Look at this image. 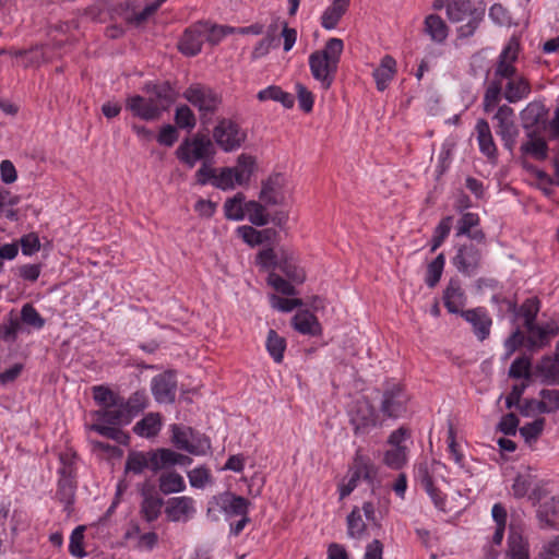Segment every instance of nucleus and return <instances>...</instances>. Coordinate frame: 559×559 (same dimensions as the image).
Instances as JSON below:
<instances>
[{"instance_id":"obj_1","label":"nucleus","mask_w":559,"mask_h":559,"mask_svg":"<svg viewBox=\"0 0 559 559\" xmlns=\"http://www.w3.org/2000/svg\"><path fill=\"white\" fill-rule=\"evenodd\" d=\"M150 97L133 95L127 98L126 108L134 117L142 120L152 121L160 117L162 112L167 110L175 100V93L168 82L162 84H147L145 87Z\"/></svg>"},{"instance_id":"obj_2","label":"nucleus","mask_w":559,"mask_h":559,"mask_svg":"<svg viewBox=\"0 0 559 559\" xmlns=\"http://www.w3.org/2000/svg\"><path fill=\"white\" fill-rule=\"evenodd\" d=\"M343 49V40L333 37L325 43L323 49L309 56L311 74L324 90H329L334 82Z\"/></svg>"},{"instance_id":"obj_35","label":"nucleus","mask_w":559,"mask_h":559,"mask_svg":"<svg viewBox=\"0 0 559 559\" xmlns=\"http://www.w3.org/2000/svg\"><path fill=\"white\" fill-rule=\"evenodd\" d=\"M158 487L164 495L181 492L186 489L183 477L177 472H166L158 478Z\"/></svg>"},{"instance_id":"obj_46","label":"nucleus","mask_w":559,"mask_h":559,"mask_svg":"<svg viewBox=\"0 0 559 559\" xmlns=\"http://www.w3.org/2000/svg\"><path fill=\"white\" fill-rule=\"evenodd\" d=\"M285 348V338L280 336L274 330H270L266 338V349L275 362H282Z\"/></svg>"},{"instance_id":"obj_7","label":"nucleus","mask_w":559,"mask_h":559,"mask_svg":"<svg viewBox=\"0 0 559 559\" xmlns=\"http://www.w3.org/2000/svg\"><path fill=\"white\" fill-rule=\"evenodd\" d=\"M348 415L355 436H366L378 425L376 409L367 399L357 400Z\"/></svg>"},{"instance_id":"obj_64","label":"nucleus","mask_w":559,"mask_h":559,"mask_svg":"<svg viewBox=\"0 0 559 559\" xmlns=\"http://www.w3.org/2000/svg\"><path fill=\"white\" fill-rule=\"evenodd\" d=\"M538 559H559V535L545 543L538 555Z\"/></svg>"},{"instance_id":"obj_63","label":"nucleus","mask_w":559,"mask_h":559,"mask_svg":"<svg viewBox=\"0 0 559 559\" xmlns=\"http://www.w3.org/2000/svg\"><path fill=\"white\" fill-rule=\"evenodd\" d=\"M257 263L264 270H274L278 267L280 259L272 248H267L258 253Z\"/></svg>"},{"instance_id":"obj_53","label":"nucleus","mask_w":559,"mask_h":559,"mask_svg":"<svg viewBox=\"0 0 559 559\" xmlns=\"http://www.w3.org/2000/svg\"><path fill=\"white\" fill-rule=\"evenodd\" d=\"M147 395L144 391L134 392L127 401L123 399V406L130 414V418L133 419L139 413L147 406Z\"/></svg>"},{"instance_id":"obj_58","label":"nucleus","mask_w":559,"mask_h":559,"mask_svg":"<svg viewBox=\"0 0 559 559\" xmlns=\"http://www.w3.org/2000/svg\"><path fill=\"white\" fill-rule=\"evenodd\" d=\"M84 526H78L70 536L69 551L72 556L83 558L86 552L83 548Z\"/></svg>"},{"instance_id":"obj_26","label":"nucleus","mask_w":559,"mask_h":559,"mask_svg":"<svg viewBox=\"0 0 559 559\" xmlns=\"http://www.w3.org/2000/svg\"><path fill=\"white\" fill-rule=\"evenodd\" d=\"M503 97L509 103H518L531 93V84L522 74H516L507 80L503 87Z\"/></svg>"},{"instance_id":"obj_9","label":"nucleus","mask_w":559,"mask_h":559,"mask_svg":"<svg viewBox=\"0 0 559 559\" xmlns=\"http://www.w3.org/2000/svg\"><path fill=\"white\" fill-rule=\"evenodd\" d=\"M171 441L179 450L186 451L193 455H203L211 448L209 438L195 436L191 428L174 425L171 427Z\"/></svg>"},{"instance_id":"obj_37","label":"nucleus","mask_w":559,"mask_h":559,"mask_svg":"<svg viewBox=\"0 0 559 559\" xmlns=\"http://www.w3.org/2000/svg\"><path fill=\"white\" fill-rule=\"evenodd\" d=\"M258 99L261 102L274 100L281 103L285 108H292L295 103V97L280 86L271 85L264 90H261L258 95Z\"/></svg>"},{"instance_id":"obj_13","label":"nucleus","mask_w":559,"mask_h":559,"mask_svg":"<svg viewBox=\"0 0 559 559\" xmlns=\"http://www.w3.org/2000/svg\"><path fill=\"white\" fill-rule=\"evenodd\" d=\"M480 261L481 250L473 243L462 245L453 258V264L457 271L467 276L476 273L480 266Z\"/></svg>"},{"instance_id":"obj_30","label":"nucleus","mask_w":559,"mask_h":559,"mask_svg":"<svg viewBox=\"0 0 559 559\" xmlns=\"http://www.w3.org/2000/svg\"><path fill=\"white\" fill-rule=\"evenodd\" d=\"M292 323L294 329L301 334L317 335L321 332V325L317 317L308 310L296 313Z\"/></svg>"},{"instance_id":"obj_54","label":"nucleus","mask_w":559,"mask_h":559,"mask_svg":"<svg viewBox=\"0 0 559 559\" xmlns=\"http://www.w3.org/2000/svg\"><path fill=\"white\" fill-rule=\"evenodd\" d=\"M444 263V254L440 253L433 261L428 264L425 282L429 287L432 288L439 283L443 272Z\"/></svg>"},{"instance_id":"obj_32","label":"nucleus","mask_w":559,"mask_h":559,"mask_svg":"<svg viewBox=\"0 0 559 559\" xmlns=\"http://www.w3.org/2000/svg\"><path fill=\"white\" fill-rule=\"evenodd\" d=\"M417 477L419 478L421 487L429 495L435 506L440 510H444V497L442 496L441 491L435 487L432 478L429 475L428 468L426 466L420 465L418 467Z\"/></svg>"},{"instance_id":"obj_22","label":"nucleus","mask_w":559,"mask_h":559,"mask_svg":"<svg viewBox=\"0 0 559 559\" xmlns=\"http://www.w3.org/2000/svg\"><path fill=\"white\" fill-rule=\"evenodd\" d=\"M508 556L510 559H530V545L524 538L520 525L511 522L508 536Z\"/></svg>"},{"instance_id":"obj_51","label":"nucleus","mask_w":559,"mask_h":559,"mask_svg":"<svg viewBox=\"0 0 559 559\" xmlns=\"http://www.w3.org/2000/svg\"><path fill=\"white\" fill-rule=\"evenodd\" d=\"M150 468V455L143 452H130L124 466L126 473L141 474L145 468Z\"/></svg>"},{"instance_id":"obj_23","label":"nucleus","mask_w":559,"mask_h":559,"mask_svg":"<svg viewBox=\"0 0 559 559\" xmlns=\"http://www.w3.org/2000/svg\"><path fill=\"white\" fill-rule=\"evenodd\" d=\"M215 500L221 510L228 516H241L248 513L250 502L241 496L225 491L215 497Z\"/></svg>"},{"instance_id":"obj_52","label":"nucleus","mask_w":559,"mask_h":559,"mask_svg":"<svg viewBox=\"0 0 559 559\" xmlns=\"http://www.w3.org/2000/svg\"><path fill=\"white\" fill-rule=\"evenodd\" d=\"M407 460L406 447H392L384 453L383 461L386 466L393 469H400L404 466Z\"/></svg>"},{"instance_id":"obj_27","label":"nucleus","mask_w":559,"mask_h":559,"mask_svg":"<svg viewBox=\"0 0 559 559\" xmlns=\"http://www.w3.org/2000/svg\"><path fill=\"white\" fill-rule=\"evenodd\" d=\"M350 0H333L321 15V25L325 29H334L349 8Z\"/></svg>"},{"instance_id":"obj_55","label":"nucleus","mask_w":559,"mask_h":559,"mask_svg":"<svg viewBox=\"0 0 559 559\" xmlns=\"http://www.w3.org/2000/svg\"><path fill=\"white\" fill-rule=\"evenodd\" d=\"M93 397L102 407L117 405V401L122 399L118 394H115L110 389L103 385L93 388Z\"/></svg>"},{"instance_id":"obj_11","label":"nucleus","mask_w":559,"mask_h":559,"mask_svg":"<svg viewBox=\"0 0 559 559\" xmlns=\"http://www.w3.org/2000/svg\"><path fill=\"white\" fill-rule=\"evenodd\" d=\"M548 109L538 100L531 102L521 111L522 127L526 131L527 136L537 134L547 127Z\"/></svg>"},{"instance_id":"obj_34","label":"nucleus","mask_w":559,"mask_h":559,"mask_svg":"<svg viewBox=\"0 0 559 559\" xmlns=\"http://www.w3.org/2000/svg\"><path fill=\"white\" fill-rule=\"evenodd\" d=\"M127 538L134 539V548L140 551H151L158 544V535L155 532L141 533L139 526H134L129 531Z\"/></svg>"},{"instance_id":"obj_17","label":"nucleus","mask_w":559,"mask_h":559,"mask_svg":"<svg viewBox=\"0 0 559 559\" xmlns=\"http://www.w3.org/2000/svg\"><path fill=\"white\" fill-rule=\"evenodd\" d=\"M492 301L496 304L501 301L506 305L508 312H511L514 316H522L524 318V326L526 330H531V325L535 323L539 311V300L536 297L526 299L520 309H518L516 302L507 298H500L497 295L492 296Z\"/></svg>"},{"instance_id":"obj_12","label":"nucleus","mask_w":559,"mask_h":559,"mask_svg":"<svg viewBox=\"0 0 559 559\" xmlns=\"http://www.w3.org/2000/svg\"><path fill=\"white\" fill-rule=\"evenodd\" d=\"M493 120L497 121L495 126L497 134L501 138L504 146L511 151L519 134L514 123V110L508 105H502L495 114Z\"/></svg>"},{"instance_id":"obj_10","label":"nucleus","mask_w":559,"mask_h":559,"mask_svg":"<svg viewBox=\"0 0 559 559\" xmlns=\"http://www.w3.org/2000/svg\"><path fill=\"white\" fill-rule=\"evenodd\" d=\"M409 396L401 384L388 385L382 394L380 411L388 418H400L407 411Z\"/></svg>"},{"instance_id":"obj_59","label":"nucleus","mask_w":559,"mask_h":559,"mask_svg":"<svg viewBox=\"0 0 559 559\" xmlns=\"http://www.w3.org/2000/svg\"><path fill=\"white\" fill-rule=\"evenodd\" d=\"M189 483L193 488L202 489L211 481V472L209 468L200 466L188 472Z\"/></svg>"},{"instance_id":"obj_21","label":"nucleus","mask_w":559,"mask_h":559,"mask_svg":"<svg viewBox=\"0 0 559 559\" xmlns=\"http://www.w3.org/2000/svg\"><path fill=\"white\" fill-rule=\"evenodd\" d=\"M259 199L265 205H282L286 201V190L280 177H267L262 181Z\"/></svg>"},{"instance_id":"obj_19","label":"nucleus","mask_w":559,"mask_h":559,"mask_svg":"<svg viewBox=\"0 0 559 559\" xmlns=\"http://www.w3.org/2000/svg\"><path fill=\"white\" fill-rule=\"evenodd\" d=\"M165 513L171 522H187L195 513L194 500L187 496L170 498Z\"/></svg>"},{"instance_id":"obj_47","label":"nucleus","mask_w":559,"mask_h":559,"mask_svg":"<svg viewBox=\"0 0 559 559\" xmlns=\"http://www.w3.org/2000/svg\"><path fill=\"white\" fill-rule=\"evenodd\" d=\"M503 84L500 80H492L486 88L483 106L486 112H490L499 103Z\"/></svg>"},{"instance_id":"obj_4","label":"nucleus","mask_w":559,"mask_h":559,"mask_svg":"<svg viewBox=\"0 0 559 559\" xmlns=\"http://www.w3.org/2000/svg\"><path fill=\"white\" fill-rule=\"evenodd\" d=\"M176 153L178 158L189 167H193L198 162H202V166L195 175H215L213 169L207 168V164L212 160L215 153L214 144L210 138L197 134L191 140L183 141Z\"/></svg>"},{"instance_id":"obj_61","label":"nucleus","mask_w":559,"mask_h":559,"mask_svg":"<svg viewBox=\"0 0 559 559\" xmlns=\"http://www.w3.org/2000/svg\"><path fill=\"white\" fill-rule=\"evenodd\" d=\"M365 523L357 509H354L347 516L348 535L354 538L360 537L365 531Z\"/></svg>"},{"instance_id":"obj_41","label":"nucleus","mask_w":559,"mask_h":559,"mask_svg":"<svg viewBox=\"0 0 559 559\" xmlns=\"http://www.w3.org/2000/svg\"><path fill=\"white\" fill-rule=\"evenodd\" d=\"M245 215L255 226H264L270 223V214L265 211V204L261 201H249L245 203Z\"/></svg>"},{"instance_id":"obj_40","label":"nucleus","mask_w":559,"mask_h":559,"mask_svg":"<svg viewBox=\"0 0 559 559\" xmlns=\"http://www.w3.org/2000/svg\"><path fill=\"white\" fill-rule=\"evenodd\" d=\"M352 474L358 475V479L364 478L368 481H372L376 476V469L370 459L362 455L360 450L356 452Z\"/></svg>"},{"instance_id":"obj_42","label":"nucleus","mask_w":559,"mask_h":559,"mask_svg":"<svg viewBox=\"0 0 559 559\" xmlns=\"http://www.w3.org/2000/svg\"><path fill=\"white\" fill-rule=\"evenodd\" d=\"M538 519L547 526H554L559 520V498H550L543 502L538 509Z\"/></svg>"},{"instance_id":"obj_6","label":"nucleus","mask_w":559,"mask_h":559,"mask_svg":"<svg viewBox=\"0 0 559 559\" xmlns=\"http://www.w3.org/2000/svg\"><path fill=\"white\" fill-rule=\"evenodd\" d=\"M183 97L198 108L203 124L212 121V117L222 104V96L213 88L203 84H192L185 92Z\"/></svg>"},{"instance_id":"obj_44","label":"nucleus","mask_w":559,"mask_h":559,"mask_svg":"<svg viewBox=\"0 0 559 559\" xmlns=\"http://www.w3.org/2000/svg\"><path fill=\"white\" fill-rule=\"evenodd\" d=\"M539 395L542 400L537 403L538 413L550 414L559 409V389H543Z\"/></svg>"},{"instance_id":"obj_43","label":"nucleus","mask_w":559,"mask_h":559,"mask_svg":"<svg viewBox=\"0 0 559 559\" xmlns=\"http://www.w3.org/2000/svg\"><path fill=\"white\" fill-rule=\"evenodd\" d=\"M249 177H199L198 185H212L222 190L234 189L236 185H243Z\"/></svg>"},{"instance_id":"obj_3","label":"nucleus","mask_w":559,"mask_h":559,"mask_svg":"<svg viewBox=\"0 0 559 559\" xmlns=\"http://www.w3.org/2000/svg\"><path fill=\"white\" fill-rule=\"evenodd\" d=\"M96 423L90 426V429L96 431L103 437L115 440L118 443L126 444L128 435L119 427L131 423L130 414L123 406V397L117 401V405L102 407L94 412Z\"/></svg>"},{"instance_id":"obj_39","label":"nucleus","mask_w":559,"mask_h":559,"mask_svg":"<svg viewBox=\"0 0 559 559\" xmlns=\"http://www.w3.org/2000/svg\"><path fill=\"white\" fill-rule=\"evenodd\" d=\"M259 171L255 158L249 154H241L237 165L233 168H223L219 175H253Z\"/></svg>"},{"instance_id":"obj_5","label":"nucleus","mask_w":559,"mask_h":559,"mask_svg":"<svg viewBox=\"0 0 559 559\" xmlns=\"http://www.w3.org/2000/svg\"><path fill=\"white\" fill-rule=\"evenodd\" d=\"M447 15L453 23L467 20L457 28L459 38H467L475 34L485 16V8H475L471 0H448Z\"/></svg>"},{"instance_id":"obj_45","label":"nucleus","mask_w":559,"mask_h":559,"mask_svg":"<svg viewBox=\"0 0 559 559\" xmlns=\"http://www.w3.org/2000/svg\"><path fill=\"white\" fill-rule=\"evenodd\" d=\"M243 202L245 195L241 192L228 199L224 204L225 216L228 219L241 221L246 211Z\"/></svg>"},{"instance_id":"obj_56","label":"nucleus","mask_w":559,"mask_h":559,"mask_svg":"<svg viewBox=\"0 0 559 559\" xmlns=\"http://www.w3.org/2000/svg\"><path fill=\"white\" fill-rule=\"evenodd\" d=\"M21 321L35 329H41L45 320L32 304H25L21 309Z\"/></svg>"},{"instance_id":"obj_20","label":"nucleus","mask_w":559,"mask_h":559,"mask_svg":"<svg viewBox=\"0 0 559 559\" xmlns=\"http://www.w3.org/2000/svg\"><path fill=\"white\" fill-rule=\"evenodd\" d=\"M460 314L472 324L473 332L479 341H484L489 336L492 320L484 308L478 307L464 310Z\"/></svg>"},{"instance_id":"obj_36","label":"nucleus","mask_w":559,"mask_h":559,"mask_svg":"<svg viewBox=\"0 0 559 559\" xmlns=\"http://www.w3.org/2000/svg\"><path fill=\"white\" fill-rule=\"evenodd\" d=\"M160 427L159 415L150 413L134 425L133 431L140 437L152 438L159 432Z\"/></svg>"},{"instance_id":"obj_57","label":"nucleus","mask_w":559,"mask_h":559,"mask_svg":"<svg viewBox=\"0 0 559 559\" xmlns=\"http://www.w3.org/2000/svg\"><path fill=\"white\" fill-rule=\"evenodd\" d=\"M509 376L514 379L531 378V359L522 356L516 358L510 366Z\"/></svg>"},{"instance_id":"obj_28","label":"nucleus","mask_w":559,"mask_h":559,"mask_svg":"<svg viewBox=\"0 0 559 559\" xmlns=\"http://www.w3.org/2000/svg\"><path fill=\"white\" fill-rule=\"evenodd\" d=\"M464 292L461 287L459 280H450L443 293L444 306L450 313H459L462 311L461 307L464 305Z\"/></svg>"},{"instance_id":"obj_49","label":"nucleus","mask_w":559,"mask_h":559,"mask_svg":"<svg viewBox=\"0 0 559 559\" xmlns=\"http://www.w3.org/2000/svg\"><path fill=\"white\" fill-rule=\"evenodd\" d=\"M545 425L546 419L544 417H539L534 421L522 426L519 429V432L526 443L532 444L533 442H536L539 436L543 433Z\"/></svg>"},{"instance_id":"obj_8","label":"nucleus","mask_w":559,"mask_h":559,"mask_svg":"<svg viewBox=\"0 0 559 559\" xmlns=\"http://www.w3.org/2000/svg\"><path fill=\"white\" fill-rule=\"evenodd\" d=\"M215 142L226 152H231L241 146L247 139V132L238 123L223 118L213 130Z\"/></svg>"},{"instance_id":"obj_31","label":"nucleus","mask_w":559,"mask_h":559,"mask_svg":"<svg viewBox=\"0 0 559 559\" xmlns=\"http://www.w3.org/2000/svg\"><path fill=\"white\" fill-rule=\"evenodd\" d=\"M475 130L481 153L489 158L495 157L497 147L493 142L489 123L485 119H479L476 123Z\"/></svg>"},{"instance_id":"obj_14","label":"nucleus","mask_w":559,"mask_h":559,"mask_svg":"<svg viewBox=\"0 0 559 559\" xmlns=\"http://www.w3.org/2000/svg\"><path fill=\"white\" fill-rule=\"evenodd\" d=\"M518 53L519 44L514 39H511L499 55L492 80H500L502 82L503 80H508L519 74L514 67Z\"/></svg>"},{"instance_id":"obj_62","label":"nucleus","mask_w":559,"mask_h":559,"mask_svg":"<svg viewBox=\"0 0 559 559\" xmlns=\"http://www.w3.org/2000/svg\"><path fill=\"white\" fill-rule=\"evenodd\" d=\"M175 121L179 128L192 129L195 126L194 114L187 105L176 109Z\"/></svg>"},{"instance_id":"obj_25","label":"nucleus","mask_w":559,"mask_h":559,"mask_svg":"<svg viewBox=\"0 0 559 559\" xmlns=\"http://www.w3.org/2000/svg\"><path fill=\"white\" fill-rule=\"evenodd\" d=\"M142 502L140 506V514L147 522H154L160 515L163 499L152 492V489L145 486L141 489Z\"/></svg>"},{"instance_id":"obj_24","label":"nucleus","mask_w":559,"mask_h":559,"mask_svg":"<svg viewBox=\"0 0 559 559\" xmlns=\"http://www.w3.org/2000/svg\"><path fill=\"white\" fill-rule=\"evenodd\" d=\"M528 336L526 338L528 349L542 348L549 344L552 336L558 335L559 328L555 323H547L544 326H539L536 323L531 325V330H527Z\"/></svg>"},{"instance_id":"obj_38","label":"nucleus","mask_w":559,"mask_h":559,"mask_svg":"<svg viewBox=\"0 0 559 559\" xmlns=\"http://www.w3.org/2000/svg\"><path fill=\"white\" fill-rule=\"evenodd\" d=\"M425 31L437 43H442L448 37V26L437 14H430L426 17Z\"/></svg>"},{"instance_id":"obj_18","label":"nucleus","mask_w":559,"mask_h":559,"mask_svg":"<svg viewBox=\"0 0 559 559\" xmlns=\"http://www.w3.org/2000/svg\"><path fill=\"white\" fill-rule=\"evenodd\" d=\"M59 474L60 478L56 496L60 502L64 503V510L70 513V507L74 502L76 487L74 481V469L71 464H63L59 469Z\"/></svg>"},{"instance_id":"obj_50","label":"nucleus","mask_w":559,"mask_h":559,"mask_svg":"<svg viewBox=\"0 0 559 559\" xmlns=\"http://www.w3.org/2000/svg\"><path fill=\"white\" fill-rule=\"evenodd\" d=\"M521 150L524 154L532 155L537 159H544L547 156V143L536 134L528 136V140L522 144Z\"/></svg>"},{"instance_id":"obj_15","label":"nucleus","mask_w":559,"mask_h":559,"mask_svg":"<svg viewBox=\"0 0 559 559\" xmlns=\"http://www.w3.org/2000/svg\"><path fill=\"white\" fill-rule=\"evenodd\" d=\"M206 31L207 23L203 22L187 28L178 43L180 52L189 57L200 53L205 40Z\"/></svg>"},{"instance_id":"obj_33","label":"nucleus","mask_w":559,"mask_h":559,"mask_svg":"<svg viewBox=\"0 0 559 559\" xmlns=\"http://www.w3.org/2000/svg\"><path fill=\"white\" fill-rule=\"evenodd\" d=\"M177 454L174 450L165 448L148 452L151 471L156 473L159 469L176 465Z\"/></svg>"},{"instance_id":"obj_48","label":"nucleus","mask_w":559,"mask_h":559,"mask_svg":"<svg viewBox=\"0 0 559 559\" xmlns=\"http://www.w3.org/2000/svg\"><path fill=\"white\" fill-rule=\"evenodd\" d=\"M289 280L296 283H302L306 278L305 272L294 261L292 257L283 255L280 259L278 267Z\"/></svg>"},{"instance_id":"obj_60","label":"nucleus","mask_w":559,"mask_h":559,"mask_svg":"<svg viewBox=\"0 0 559 559\" xmlns=\"http://www.w3.org/2000/svg\"><path fill=\"white\" fill-rule=\"evenodd\" d=\"M267 283L278 293L286 296L296 295V288L278 274L271 272L267 277Z\"/></svg>"},{"instance_id":"obj_16","label":"nucleus","mask_w":559,"mask_h":559,"mask_svg":"<svg viewBox=\"0 0 559 559\" xmlns=\"http://www.w3.org/2000/svg\"><path fill=\"white\" fill-rule=\"evenodd\" d=\"M177 392V380L174 371L157 374L152 380V393L158 403H173Z\"/></svg>"},{"instance_id":"obj_29","label":"nucleus","mask_w":559,"mask_h":559,"mask_svg":"<svg viewBox=\"0 0 559 559\" xmlns=\"http://www.w3.org/2000/svg\"><path fill=\"white\" fill-rule=\"evenodd\" d=\"M396 72V61L395 59L390 56L385 55L380 62V66L374 69L372 75L377 84V88L379 91H384L389 82L392 81L394 78V74Z\"/></svg>"}]
</instances>
